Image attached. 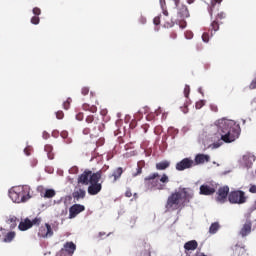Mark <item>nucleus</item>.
Wrapping results in <instances>:
<instances>
[{
  "label": "nucleus",
  "instance_id": "7c9ffc66",
  "mask_svg": "<svg viewBox=\"0 0 256 256\" xmlns=\"http://www.w3.org/2000/svg\"><path fill=\"white\" fill-rule=\"evenodd\" d=\"M7 223H9L11 225V229H15V227H17V217L15 216H11Z\"/></svg>",
  "mask_w": 256,
  "mask_h": 256
},
{
  "label": "nucleus",
  "instance_id": "7ed1b4c3",
  "mask_svg": "<svg viewBox=\"0 0 256 256\" xmlns=\"http://www.w3.org/2000/svg\"><path fill=\"white\" fill-rule=\"evenodd\" d=\"M187 201H189L187 188H179L168 197L165 208L167 211H177L183 209Z\"/></svg>",
  "mask_w": 256,
  "mask_h": 256
},
{
  "label": "nucleus",
  "instance_id": "e433bc0d",
  "mask_svg": "<svg viewBox=\"0 0 256 256\" xmlns=\"http://www.w3.org/2000/svg\"><path fill=\"white\" fill-rule=\"evenodd\" d=\"M71 98H68L64 103H63V107L64 109L67 111L70 107H71Z\"/></svg>",
  "mask_w": 256,
  "mask_h": 256
},
{
  "label": "nucleus",
  "instance_id": "f257e3e1",
  "mask_svg": "<svg viewBox=\"0 0 256 256\" xmlns=\"http://www.w3.org/2000/svg\"><path fill=\"white\" fill-rule=\"evenodd\" d=\"M103 177V170L93 172L91 170H85L80 176H78V184L89 185L88 195H99L103 189V182L101 181Z\"/></svg>",
  "mask_w": 256,
  "mask_h": 256
},
{
  "label": "nucleus",
  "instance_id": "680f3d73",
  "mask_svg": "<svg viewBox=\"0 0 256 256\" xmlns=\"http://www.w3.org/2000/svg\"><path fill=\"white\" fill-rule=\"evenodd\" d=\"M105 235H106V233H105V232H100V233H99V237H100V239H101L102 237H105Z\"/></svg>",
  "mask_w": 256,
  "mask_h": 256
},
{
  "label": "nucleus",
  "instance_id": "a878e982",
  "mask_svg": "<svg viewBox=\"0 0 256 256\" xmlns=\"http://www.w3.org/2000/svg\"><path fill=\"white\" fill-rule=\"evenodd\" d=\"M244 161H249L248 163H246L247 167H251L256 159L255 155L253 154H248V155H245L243 157Z\"/></svg>",
  "mask_w": 256,
  "mask_h": 256
},
{
  "label": "nucleus",
  "instance_id": "4d7b16f0",
  "mask_svg": "<svg viewBox=\"0 0 256 256\" xmlns=\"http://www.w3.org/2000/svg\"><path fill=\"white\" fill-rule=\"evenodd\" d=\"M185 27H187V22L182 21V22L180 23V29H185Z\"/></svg>",
  "mask_w": 256,
  "mask_h": 256
},
{
  "label": "nucleus",
  "instance_id": "20e7f679",
  "mask_svg": "<svg viewBox=\"0 0 256 256\" xmlns=\"http://www.w3.org/2000/svg\"><path fill=\"white\" fill-rule=\"evenodd\" d=\"M167 183H169V176L167 174L160 176L159 173L154 172L144 178L145 187L151 191H163L167 189Z\"/></svg>",
  "mask_w": 256,
  "mask_h": 256
},
{
  "label": "nucleus",
  "instance_id": "3c124183",
  "mask_svg": "<svg viewBox=\"0 0 256 256\" xmlns=\"http://www.w3.org/2000/svg\"><path fill=\"white\" fill-rule=\"evenodd\" d=\"M210 109H211V111H213L214 113H217V111H219V108H218L217 105H215V104H211V105H210Z\"/></svg>",
  "mask_w": 256,
  "mask_h": 256
},
{
  "label": "nucleus",
  "instance_id": "49530a36",
  "mask_svg": "<svg viewBox=\"0 0 256 256\" xmlns=\"http://www.w3.org/2000/svg\"><path fill=\"white\" fill-rule=\"evenodd\" d=\"M56 117L57 119H63V117H65V114L63 113V111H58L56 112Z\"/></svg>",
  "mask_w": 256,
  "mask_h": 256
},
{
  "label": "nucleus",
  "instance_id": "09e8293b",
  "mask_svg": "<svg viewBox=\"0 0 256 256\" xmlns=\"http://www.w3.org/2000/svg\"><path fill=\"white\" fill-rule=\"evenodd\" d=\"M249 89H256V78H254L250 83Z\"/></svg>",
  "mask_w": 256,
  "mask_h": 256
},
{
  "label": "nucleus",
  "instance_id": "4be33fe9",
  "mask_svg": "<svg viewBox=\"0 0 256 256\" xmlns=\"http://www.w3.org/2000/svg\"><path fill=\"white\" fill-rule=\"evenodd\" d=\"M221 3H223V0H211L210 2V7H209V14L210 17H213V13L215 12V8L217 7V5H221Z\"/></svg>",
  "mask_w": 256,
  "mask_h": 256
},
{
  "label": "nucleus",
  "instance_id": "393cba45",
  "mask_svg": "<svg viewBox=\"0 0 256 256\" xmlns=\"http://www.w3.org/2000/svg\"><path fill=\"white\" fill-rule=\"evenodd\" d=\"M15 239V232L4 234L3 243H11Z\"/></svg>",
  "mask_w": 256,
  "mask_h": 256
},
{
  "label": "nucleus",
  "instance_id": "f03ea898",
  "mask_svg": "<svg viewBox=\"0 0 256 256\" xmlns=\"http://www.w3.org/2000/svg\"><path fill=\"white\" fill-rule=\"evenodd\" d=\"M218 133L221 135V141L224 143H233L239 139L241 128L239 124L233 120L221 119L217 122Z\"/></svg>",
  "mask_w": 256,
  "mask_h": 256
},
{
  "label": "nucleus",
  "instance_id": "c85d7f7f",
  "mask_svg": "<svg viewBox=\"0 0 256 256\" xmlns=\"http://www.w3.org/2000/svg\"><path fill=\"white\" fill-rule=\"evenodd\" d=\"M55 195H56V192L53 189H46L44 193L45 199H52V197H54Z\"/></svg>",
  "mask_w": 256,
  "mask_h": 256
},
{
  "label": "nucleus",
  "instance_id": "b1692460",
  "mask_svg": "<svg viewBox=\"0 0 256 256\" xmlns=\"http://www.w3.org/2000/svg\"><path fill=\"white\" fill-rule=\"evenodd\" d=\"M82 109L83 111H89L90 113H97V107L95 105L84 103Z\"/></svg>",
  "mask_w": 256,
  "mask_h": 256
},
{
  "label": "nucleus",
  "instance_id": "9d476101",
  "mask_svg": "<svg viewBox=\"0 0 256 256\" xmlns=\"http://www.w3.org/2000/svg\"><path fill=\"white\" fill-rule=\"evenodd\" d=\"M229 197V186L220 187L217 191L216 201L218 203H225Z\"/></svg>",
  "mask_w": 256,
  "mask_h": 256
},
{
  "label": "nucleus",
  "instance_id": "052dcab7",
  "mask_svg": "<svg viewBox=\"0 0 256 256\" xmlns=\"http://www.w3.org/2000/svg\"><path fill=\"white\" fill-rule=\"evenodd\" d=\"M0 233H2V235H5V229H3L2 227H0ZM0 239H1V235H0Z\"/></svg>",
  "mask_w": 256,
  "mask_h": 256
},
{
  "label": "nucleus",
  "instance_id": "8fccbe9b",
  "mask_svg": "<svg viewBox=\"0 0 256 256\" xmlns=\"http://www.w3.org/2000/svg\"><path fill=\"white\" fill-rule=\"evenodd\" d=\"M82 95H89V88L88 87H83L81 90Z\"/></svg>",
  "mask_w": 256,
  "mask_h": 256
},
{
  "label": "nucleus",
  "instance_id": "13d9d810",
  "mask_svg": "<svg viewBox=\"0 0 256 256\" xmlns=\"http://www.w3.org/2000/svg\"><path fill=\"white\" fill-rule=\"evenodd\" d=\"M170 37H171V39H177V33L172 32V33L170 34Z\"/></svg>",
  "mask_w": 256,
  "mask_h": 256
},
{
  "label": "nucleus",
  "instance_id": "1a4fd4ad",
  "mask_svg": "<svg viewBox=\"0 0 256 256\" xmlns=\"http://www.w3.org/2000/svg\"><path fill=\"white\" fill-rule=\"evenodd\" d=\"M38 237L42 239H49V237H53V228L46 223L44 226H41L38 230Z\"/></svg>",
  "mask_w": 256,
  "mask_h": 256
},
{
  "label": "nucleus",
  "instance_id": "de8ad7c7",
  "mask_svg": "<svg viewBox=\"0 0 256 256\" xmlns=\"http://www.w3.org/2000/svg\"><path fill=\"white\" fill-rule=\"evenodd\" d=\"M159 2H160L162 11H165V7H167V3L165 2V0H159Z\"/></svg>",
  "mask_w": 256,
  "mask_h": 256
},
{
  "label": "nucleus",
  "instance_id": "f8f14e48",
  "mask_svg": "<svg viewBox=\"0 0 256 256\" xmlns=\"http://www.w3.org/2000/svg\"><path fill=\"white\" fill-rule=\"evenodd\" d=\"M251 229H253V222L246 220L240 229L239 235H241V237H247V235H251Z\"/></svg>",
  "mask_w": 256,
  "mask_h": 256
},
{
  "label": "nucleus",
  "instance_id": "0e129e2a",
  "mask_svg": "<svg viewBox=\"0 0 256 256\" xmlns=\"http://www.w3.org/2000/svg\"><path fill=\"white\" fill-rule=\"evenodd\" d=\"M187 1H188L189 5H191V3L195 2V0H187Z\"/></svg>",
  "mask_w": 256,
  "mask_h": 256
},
{
  "label": "nucleus",
  "instance_id": "ddd939ff",
  "mask_svg": "<svg viewBox=\"0 0 256 256\" xmlns=\"http://www.w3.org/2000/svg\"><path fill=\"white\" fill-rule=\"evenodd\" d=\"M211 161V157L207 154H197L194 159L195 165H203V163H209Z\"/></svg>",
  "mask_w": 256,
  "mask_h": 256
},
{
  "label": "nucleus",
  "instance_id": "2f4dec72",
  "mask_svg": "<svg viewBox=\"0 0 256 256\" xmlns=\"http://www.w3.org/2000/svg\"><path fill=\"white\" fill-rule=\"evenodd\" d=\"M61 138H62V139H66V143H67V144L73 142V140H72L71 138H69V132H68V131H62V132H61Z\"/></svg>",
  "mask_w": 256,
  "mask_h": 256
},
{
  "label": "nucleus",
  "instance_id": "bf43d9fd",
  "mask_svg": "<svg viewBox=\"0 0 256 256\" xmlns=\"http://www.w3.org/2000/svg\"><path fill=\"white\" fill-rule=\"evenodd\" d=\"M162 11H163V15H166V16L169 15V12H167V7H165L164 10Z\"/></svg>",
  "mask_w": 256,
  "mask_h": 256
},
{
  "label": "nucleus",
  "instance_id": "58836bf2",
  "mask_svg": "<svg viewBox=\"0 0 256 256\" xmlns=\"http://www.w3.org/2000/svg\"><path fill=\"white\" fill-rule=\"evenodd\" d=\"M32 13L34 16L39 17V15H41V8H39V7L33 8Z\"/></svg>",
  "mask_w": 256,
  "mask_h": 256
},
{
  "label": "nucleus",
  "instance_id": "338daca9",
  "mask_svg": "<svg viewBox=\"0 0 256 256\" xmlns=\"http://www.w3.org/2000/svg\"><path fill=\"white\" fill-rule=\"evenodd\" d=\"M65 215H67V209L64 210Z\"/></svg>",
  "mask_w": 256,
  "mask_h": 256
},
{
  "label": "nucleus",
  "instance_id": "4c0bfd02",
  "mask_svg": "<svg viewBox=\"0 0 256 256\" xmlns=\"http://www.w3.org/2000/svg\"><path fill=\"white\" fill-rule=\"evenodd\" d=\"M195 107H196V109H203V107H205L204 100H199L198 102H196Z\"/></svg>",
  "mask_w": 256,
  "mask_h": 256
},
{
  "label": "nucleus",
  "instance_id": "0eeeda50",
  "mask_svg": "<svg viewBox=\"0 0 256 256\" xmlns=\"http://www.w3.org/2000/svg\"><path fill=\"white\" fill-rule=\"evenodd\" d=\"M228 201L232 205H243V203H247V197L244 191L234 190L229 193Z\"/></svg>",
  "mask_w": 256,
  "mask_h": 256
},
{
  "label": "nucleus",
  "instance_id": "bb28decb",
  "mask_svg": "<svg viewBox=\"0 0 256 256\" xmlns=\"http://www.w3.org/2000/svg\"><path fill=\"white\" fill-rule=\"evenodd\" d=\"M145 167V161H139L137 163V172L134 174V177L141 175L143 173V168Z\"/></svg>",
  "mask_w": 256,
  "mask_h": 256
},
{
  "label": "nucleus",
  "instance_id": "603ef678",
  "mask_svg": "<svg viewBox=\"0 0 256 256\" xmlns=\"http://www.w3.org/2000/svg\"><path fill=\"white\" fill-rule=\"evenodd\" d=\"M83 117H84L83 112H79V113L76 115L77 121H83Z\"/></svg>",
  "mask_w": 256,
  "mask_h": 256
},
{
  "label": "nucleus",
  "instance_id": "6e6552de",
  "mask_svg": "<svg viewBox=\"0 0 256 256\" xmlns=\"http://www.w3.org/2000/svg\"><path fill=\"white\" fill-rule=\"evenodd\" d=\"M192 167H195V161L191 158H184L176 163V171H185V169H191Z\"/></svg>",
  "mask_w": 256,
  "mask_h": 256
},
{
  "label": "nucleus",
  "instance_id": "864d4df0",
  "mask_svg": "<svg viewBox=\"0 0 256 256\" xmlns=\"http://www.w3.org/2000/svg\"><path fill=\"white\" fill-rule=\"evenodd\" d=\"M125 197H133V193L131 192V189H127L125 192Z\"/></svg>",
  "mask_w": 256,
  "mask_h": 256
},
{
  "label": "nucleus",
  "instance_id": "5fc2aeb1",
  "mask_svg": "<svg viewBox=\"0 0 256 256\" xmlns=\"http://www.w3.org/2000/svg\"><path fill=\"white\" fill-rule=\"evenodd\" d=\"M185 35H186V39H193V32H186L185 33Z\"/></svg>",
  "mask_w": 256,
  "mask_h": 256
},
{
  "label": "nucleus",
  "instance_id": "473e14b6",
  "mask_svg": "<svg viewBox=\"0 0 256 256\" xmlns=\"http://www.w3.org/2000/svg\"><path fill=\"white\" fill-rule=\"evenodd\" d=\"M225 17H227V15L225 14V12H219L217 15H216V18L215 20L216 21H223V19H225Z\"/></svg>",
  "mask_w": 256,
  "mask_h": 256
},
{
  "label": "nucleus",
  "instance_id": "774afa93",
  "mask_svg": "<svg viewBox=\"0 0 256 256\" xmlns=\"http://www.w3.org/2000/svg\"><path fill=\"white\" fill-rule=\"evenodd\" d=\"M199 93H201L203 95V92L201 91V89H199Z\"/></svg>",
  "mask_w": 256,
  "mask_h": 256
},
{
  "label": "nucleus",
  "instance_id": "9b49d317",
  "mask_svg": "<svg viewBox=\"0 0 256 256\" xmlns=\"http://www.w3.org/2000/svg\"><path fill=\"white\" fill-rule=\"evenodd\" d=\"M83 211H85V206L84 205L73 204L69 208V219H75V217H77V215H79L80 213H83Z\"/></svg>",
  "mask_w": 256,
  "mask_h": 256
},
{
  "label": "nucleus",
  "instance_id": "39448f33",
  "mask_svg": "<svg viewBox=\"0 0 256 256\" xmlns=\"http://www.w3.org/2000/svg\"><path fill=\"white\" fill-rule=\"evenodd\" d=\"M9 197L13 203H27L31 199V187L17 186L9 192Z\"/></svg>",
  "mask_w": 256,
  "mask_h": 256
},
{
  "label": "nucleus",
  "instance_id": "c9c22d12",
  "mask_svg": "<svg viewBox=\"0 0 256 256\" xmlns=\"http://www.w3.org/2000/svg\"><path fill=\"white\" fill-rule=\"evenodd\" d=\"M248 191L249 193L256 194V185L253 183L249 184Z\"/></svg>",
  "mask_w": 256,
  "mask_h": 256
},
{
  "label": "nucleus",
  "instance_id": "79ce46f5",
  "mask_svg": "<svg viewBox=\"0 0 256 256\" xmlns=\"http://www.w3.org/2000/svg\"><path fill=\"white\" fill-rule=\"evenodd\" d=\"M202 40L204 41V43H209V33L204 32L202 34Z\"/></svg>",
  "mask_w": 256,
  "mask_h": 256
},
{
  "label": "nucleus",
  "instance_id": "412c9836",
  "mask_svg": "<svg viewBox=\"0 0 256 256\" xmlns=\"http://www.w3.org/2000/svg\"><path fill=\"white\" fill-rule=\"evenodd\" d=\"M170 166H171V162L167 160L156 163L157 171H165V169H169Z\"/></svg>",
  "mask_w": 256,
  "mask_h": 256
},
{
  "label": "nucleus",
  "instance_id": "c03bdc74",
  "mask_svg": "<svg viewBox=\"0 0 256 256\" xmlns=\"http://www.w3.org/2000/svg\"><path fill=\"white\" fill-rule=\"evenodd\" d=\"M223 145V142H214L212 144L213 149H219Z\"/></svg>",
  "mask_w": 256,
  "mask_h": 256
},
{
  "label": "nucleus",
  "instance_id": "cd10ccee",
  "mask_svg": "<svg viewBox=\"0 0 256 256\" xmlns=\"http://www.w3.org/2000/svg\"><path fill=\"white\" fill-rule=\"evenodd\" d=\"M219 224L218 222H214L211 224L210 228H209V233H211L212 235H215V233H217V231H219Z\"/></svg>",
  "mask_w": 256,
  "mask_h": 256
},
{
  "label": "nucleus",
  "instance_id": "37998d69",
  "mask_svg": "<svg viewBox=\"0 0 256 256\" xmlns=\"http://www.w3.org/2000/svg\"><path fill=\"white\" fill-rule=\"evenodd\" d=\"M56 256H69V254L65 250L61 249L57 252Z\"/></svg>",
  "mask_w": 256,
  "mask_h": 256
},
{
  "label": "nucleus",
  "instance_id": "423d86ee",
  "mask_svg": "<svg viewBox=\"0 0 256 256\" xmlns=\"http://www.w3.org/2000/svg\"><path fill=\"white\" fill-rule=\"evenodd\" d=\"M85 122L92 127V135L95 137H97L99 133L105 131V124L102 121H99V118H95L94 115H88Z\"/></svg>",
  "mask_w": 256,
  "mask_h": 256
},
{
  "label": "nucleus",
  "instance_id": "aec40b11",
  "mask_svg": "<svg viewBox=\"0 0 256 256\" xmlns=\"http://www.w3.org/2000/svg\"><path fill=\"white\" fill-rule=\"evenodd\" d=\"M178 15H179L182 19H187V17H189V9L187 8V6L181 5V6L178 8Z\"/></svg>",
  "mask_w": 256,
  "mask_h": 256
},
{
  "label": "nucleus",
  "instance_id": "e2e57ef3",
  "mask_svg": "<svg viewBox=\"0 0 256 256\" xmlns=\"http://www.w3.org/2000/svg\"><path fill=\"white\" fill-rule=\"evenodd\" d=\"M47 135H49V134H47L46 132H44V134H43L44 139H47Z\"/></svg>",
  "mask_w": 256,
  "mask_h": 256
},
{
  "label": "nucleus",
  "instance_id": "a211bd4d",
  "mask_svg": "<svg viewBox=\"0 0 256 256\" xmlns=\"http://www.w3.org/2000/svg\"><path fill=\"white\" fill-rule=\"evenodd\" d=\"M32 224H31V220L29 218H26L24 221L20 222L18 228L20 231H27L29 229H31Z\"/></svg>",
  "mask_w": 256,
  "mask_h": 256
},
{
  "label": "nucleus",
  "instance_id": "dca6fc26",
  "mask_svg": "<svg viewBox=\"0 0 256 256\" xmlns=\"http://www.w3.org/2000/svg\"><path fill=\"white\" fill-rule=\"evenodd\" d=\"M199 247V243L196 240H190L184 244L185 253L189 251H195Z\"/></svg>",
  "mask_w": 256,
  "mask_h": 256
},
{
  "label": "nucleus",
  "instance_id": "72a5a7b5",
  "mask_svg": "<svg viewBox=\"0 0 256 256\" xmlns=\"http://www.w3.org/2000/svg\"><path fill=\"white\" fill-rule=\"evenodd\" d=\"M30 223L33 227V225H41V217H36L33 220H30Z\"/></svg>",
  "mask_w": 256,
  "mask_h": 256
},
{
  "label": "nucleus",
  "instance_id": "f3484780",
  "mask_svg": "<svg viewBox=\"0 0 256 256\" xmlns=\"http://www.w3.org/2000/svg\"><path fill=\"white\" fill-rule=\"evenodd\" d=\"M121 175H123V168L118 167L109 175V179L113 178V183H117L121 179Z\"/></svg>",
  "mask_w": 256,
  "mask_h": 256
},
{
  "label": "nucleus",
  "instance_id": "4468645a",
  "mask_svg": "<svg viewBox=\"0 0 256 256\" xmlns=\"http://www.w3.org/2000/svg\"><path fill=\"white\" fill-rule=\"evenodd\" d=\"M215 193V187L209 184H203L200 186V195H213Z\"/></svg>",
  "mask_w": 256,
  "mask_h": 256
},
{
  "label": "nucleus",
  "instance_id": "a18cd8bd",
  "mask_svg": "<svg viewBox=\"0 0 256 256\" xmlns=\"http://www.w3.org/2000/svg\"><path fill=\"white\" fill-rule=\"evenodd\" d=\"M154 25H160L161 24V17L156 16L153 20Z\"/></svg>",
  "mask_w": 256,
  "mask_h": 256
},
{
  "label": "nucleus",
  "instance_id": "a19ab883",
  "mask_svg": "<svg viewBox=\"0 0 256 256\" xmlns=\"http://www.w3.org/2000/svg\"><path fill=\"white\" fill-rule=\"evenodd\" d=\"M91 133H93V128L91 126H89L88 128H84L83 130L84 135H91Z\"/></svg>",
  "mask_w": 256,
  "mask_h": 256
},
{
  "label": "nucleus",
  "instance_id": "c756f323",
  "mask_svg": "<svg viewBox=\"0 0 256 256\" xmlns=\"http://www.w3.org/2000/svg\"><path fill=\"white\" fill-rule=\"evenodd\" d=\"M210 31L214 33H216V31H219V21L214 20L212 21L211 25H210Z\"/></svg>",
  "mask_w": 256,
  "mask_h": 256
},
{
  "label": "nucleus",
  "instance_id": "2eb2a0df",
  "mask_svg": "<svg viewBox=\"0 0 256 256\" xmlns=\"http://www.w3.org/2000/svg\"><path fill=\"white\" fill-rule=\"evenodd\" d=\"M69 256H73L77 250V245L73 242H66L62 248Z\"/></svg>",
  "mask_w": 256,
  "mask_h": 256
},
{
  "label": "nucleus",
  "instance_id": "5701e85b",
  "mask_svg": "<svg viewBox=\"0 0 256 256\" xmlns=\"http://www.w3.org/2000/svg\"><path fill=\"white\" fill-rule=\"evenodd\" d=\"M44 151L47 153L48 159H55V154L53 153V146L51 144L45 145Z\"/></svg>",
  "mask_w": 256,
  "mask_h": 256
},
{
  "label": "nucleus",
  "instance_id": "ea45409f",
  "mask_svg": "<svg viewBox=\"0 0 256 256\" xmlns=\"http://www.w3.org/2000/svg\"><path fill=\"white\" fill-rule=\"evenodd\" d=\"M189 93H191V88L189 87V85H186L184 88V96L186 98H189Z\"/></svg>",
  "mask_w": 256,
  "mask_h": 256
},
{
  "label": "nucleus",
  "instance_id": "6e6d98bb",
  "mask_svg": "<svg viewBox=\"0 0 256 256\" xmlns=\"http://www.w3.org/2000/svg\"><path fill=\"white\" fill-rule=\"evenodd\" d=\"M251 107L252 109L256 110V97L251 101Z\"/></svg>",
  "mask_w": 256,
  "mask_h": 256
},
{
  "label": "nucleus",
  "instance_id": "69168bd1",
  "mask_svg": "<svg viewBox=\"0 0 256 256\" xmlns=\"http://www.w3.org/2000/svg\"><path fill=\"white\" fill-rule=\"evenodd\" d=\"M24 153H26V155H30L29 152L27 151V148L24 149Z\"/></svg>",
  "mask_w": 256,
  "mask_h": 256
},
{
  "label": "nucleus",
  "instance_id": "6ab92c4d",
  "mask_svg": "<svg viewBox=\"0 0 256 256\" xmlns=\"http://www.w3.org/2000/svg\"><path fill=\"white\" fill-rule=\"evenodd\" d=\"M85 195L86 192L82 188H79L72 193V197L73 199H76V201H79V199H85Z\"/></svg>",
  "mask_w": 256,
  "mask_h": 256
},
{
  "label": "nucleus",
  "instance_id": "f704fd0d",
  "mask_svg": "<svg viewBox=\"0 0 256 256\" xmlns=\"http://www.w3.org/2000/svg\"><path fill=\"white\" fill-rule=\"evenodd\" d=\"M30 21H31L32 25H39L41 20H40L39 16H33Z\"/></svg>",
  "mask_w": 256,
  "mask_h": 256
}]
</instances>
